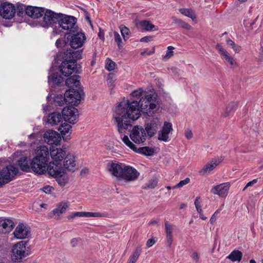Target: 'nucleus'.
<instances>
[{
  "label": "nucleus",
  "instance_id": "obj_45",
  "mask_svg": "<svg viewBox=\"0 0 263 263\" xmlns=\"http://www.w3.org/2000/svg\"><path fill=\"white\" fill-rule=\"evenodd\" d=\"M120 30L124 41L128 39V35L130 33L129 29L124 26H120Z\"/></svg>",
  "mask_w": 263,
  "mask_h": 263
},
{
  "label": "nucleus",
  "instance_id": "obj_43",
  "mask_svg": "<svg viewBox=\"0 0 263 263\" xmlns=\"http://www.w3.org/2000/svg\"><path fill=\"white\" fill-rule=\"evenodd\" d=\"M226 42H227V45L230 46V47H231V48L234 50V51L236 53H238L241 50V46L236 45L235 44V43L231 39L227 40Z\"/></svg>",
  "mask_w": 263,
  "mask_h": 263
},
{
  "label": "nucleus",
  "instance_id": "obj_37",
  "mask_svg": "<svg viewBox=\"0 0 263 263\" xmlns=\"http://www.w3.org/2000/svg\"><path fill=\"white\" fill-rule=\"evenodd\" d=\"M139 25L142 30L146 31H151L153 28H155V26L152 24L150 21L146 20L141 21Z\"/></svg>",
  "mask_w": 263,
  "mask_h": 263
},
{
  "label": "nucleus",
  "instance_id": "obj_2",
  "mask_svg": "<svg viewBox=\"0 0 263 263\" xmlns=\"http://www.w3.org/2000/svg\"><path fill=\"white\" fill-rule=\"evenodd\" d=\"M27 241H21L13 245L11 251V259L14 262H21L28 254L26 249Z\"/></svg>",
  "mask_w": 263,
  "mask_h": 263
},
{
  "label": "nucleus",
  "instance_id": "obj_41",
  "mask_svg": "<svg viewBox=\"0 0 263 263\" xmlns=\"http://www.w3.org/2000/svg\"><path fill=\"white\" fill-rule=\"evenodd\" d=\"M71 128V126L69 124L66 123H64L59 127L58 130L60 132L61 135L63 136V137H64L69 133Z\"/></svg>",
  "mask_w": 263,
  "mask_h": 263
},
{
  "label": "nucleus",
  "instance_id": "obj_55",
  "mask_svg": "<svg viewBox=\"0 0 263 263\" xmlns=\"http://www.w3.org/2000/svg\"><path fill=\"white\" fill-rule=\"evenodd\" d=\"M58 179V182L59 184L62 186H65L66 184L67 183L68 181V178L67 177H60Z\"/></svg>",
  "mask_w": 263,
  "mask_h": 263
},
{
  "label": "nucleus",
  "instance_id": "obj_25",
  "mask_svg": "<svg viewBox=\"0 0 263 263\" xmlns=\"http://www.w3.org/2000/svg\"><path fill=\"white\" fill-rule=\"evenodd\" d=\"M229 183H221L219 185L214 186L211 189V192L214 194H216L221 197L227 196L230 188Z\"/></svg>",
  "mask_w": 263,
  "mask_h": 263
},
{
  "label": "nucleus",
  "instance_id": "obj_54",
  "mask_svg": "<svg viewBox=\"0 0 263 263\" xmlns=\"http://www.w3.org/2000/svg\"><path fill=\"white\" fill-rule=\"evenodd\" d=\"M174 48L173 46H168L167 47V51L166 53L164 59L165 60H167L173 55V50Z\"/></svg>",
  "mask_w": 263,
  "mask_h": 263
},
{
  "label": "nucleus",
  "instance_id": "obj_60",
  "mask_svg": "<svg viewBox=\"0 0 263 263\" xmlns=\"http://www.w3.org/2000/svg\"><path fill=\"white\" fill-rule=\"evenodd\" d=\"M153 37L152 36H147L143 37L140 39L141 42H148L152 40Z\"/></svg>",
  "mask_w": 263,
  "mask_h": 263
},
{
  "label": "nucleus",
  "instance_id": "obj_13",
  "mask_svg": "<svg viewBox=\"0 0 263 263\" xmlns=\"http://www.w3.org/2000/svg\"><path fill=\"white\" fill-rule=\"evenodd\" d=\"M15 12L16 9L13 4L5 2L0 5V15L4 18L11 19L14 16Z\"/></svg>",
  "mask_w": 263,
  "mask_h": 263
},
{
  "label": "nucleus",
  "instance_id": "obj_14",
  "mask_svg": "<svg viewBox=\"0 0 263 263\" xmlns=\"http://www.w3.org/2000/svg\"><path fill=\"white\" fill-rule=\"evenodd\" d=\"M48 174L54 178L62 177L65 173L64 168L59 162H50L47 165Z\"/></svg>",
  "mask_w": 263,
  "mask_h": 263
},
{
  "label": "nucleus",
  "instance_id": "obj_24",
  "mask_svg": "<svg viewBox=\"0 0 263 263\" xmlns=\"http://www.w3.org/2000/svg\"><path fill=\"white\" fill-rule=\"evenodd\" d=\"M30 233L29 228L23 223H20L16 227L13 234L14 236L19 239H25L28 237Z\"/></svg>",
  "mask_w": 263,
  "mask_h": 263
},
{
  "label": "nucleus",
  "instance_id": "obj_53",
  "mask_svg": "<svg viewBox=\"0 0 263 263\" xmlns=\"http://www.w3.org/2000/svg\"><path fill=\"white\" fill-rule=\"evenodd\" d=\"M200 197H197L196 198L195 201L194 202L196 210L197 211L199 214H201V213H202V210L201 209L200 202L199 201V200H200Z\"/></svg>",
  "mask_w": 263,
  "mask_h": 263
},
{
  "label": "nucleus",
  "instance_id": "obj_61",
  "mask_svg": "<svg viewBox=\"0 0 263 263\" xmlns=\"http://www.w3.org/2000/svg\"><path fill=\"white\" fill-rule=\"evenodd\" d=\"M155 243V241L153 239H152V238L149 239L147 241L146 246L148 248H149V247H152L153 245H154Z\"/></svg>",
  "mask_w": 263,
  "mask_h": 263
},
{
  "label": "nucleus",
  "instance_id": "obj_62",
  "mask_svg": "<svg viewBox=\"0 0 263 263\" xmlns=\"http://www.w3.org/2000/svg\"><path fill=\"white\" fill-rule=\"evenodd\" d=\"M63 44H64V43L63 42V41L61 39L57 40L55 42V45L57 47H60V48L62 47Z\"/></svg>",
  "mask_w": 263,
  "mask_h": 263
},
{
  "label": "nucleus",
  "instance_id": "obj_15",
  "mask_svg": "<svg viewBox=\"0 0 263 263\" xmlns=\"http://www.w3.org/2000/svg\"><path fill=\"white\" fill-rule=\"evenodd\" d=\"M140 173L133 167L129 165L125 166L122 180L125 182H129L136 180Z\"/></svg>",
  "mask_w": 263,
  "mask_h": 263
},
{
  "label": "nucleus",
  "instance_id": "obj_8",
  "mask_svg": "<svg viewBox=\"0 0 263 263\" xmlns=\"http://www.w3.org/2000/svg\"><path fill=\"white\" fill-rule=\"evenodd\" d=\"M63 58V61L59 66V69L63 76L68 77L75 71L77 64L72 61L73 60L65 57L64 55Z\"/></svg>",
  "mask_w": 263,
  "mask_h": 263
},
{
  "label": "nucleus",
  "instance_id": "obj_6",
  "mask_svg": "<svg viewBox=\"0 0 263 263\" xmlns=\"http://www.w3.org/2000/svg\"><path fill=\"white\" fill-rule=\"evenodd\" d=\"M67 40L69 43V45L73 49H77L81 47L85 41L86 37L84 33L81 32H77L76 33L73 31L72 33L68 34Z\"/></svg>",
  "mask_w": 263,
  "mask_h": 263
},
{
  "label": "nucleus",
  "instance_id": "obj_21",
  "mask_svg": "<svg viewBox=\"0 0 263 263\" xmlns=\"http://www.w3.org/2000/svg\"><path fill=\"white\" fill-rule=\"evenodd\" d=\"M222 161L223 159L221 157L211 160L203 167V168L199 172V173L200 175L202 176L209 173L216 166H217Z\"/></svg>",
  "mask_w": 263,
  "mask_h": 263
},
{
  "label": "nucleus",
  "instance_id": "obj_44",
  "mask_svg": "<svg viewBox=\"0 0 263 263\" xmlns=\"http://www.w3.org/2000/svg\"><path fill=\"white\" fill-rule=\"evenodd\" d=\"M114 39L115 42L117 44L118 48L121 49L123 47V43L120 34L116 31L114 32Z\"/></svg>",
  "mask_w": 263,
  "mask_h": 263
},
{
  "label": "nucleus",
  "instance_id": "obj_52",
  "mask_svg": "<svg viewBox=\"0 0 263 263\" xmlns=\"http://www.w3.org/2000/svg\"><path fill=\"white\" fill-rule=\"evenodd\" d=\"M85 215L86 217H101L103 216V214L99 212H85Z\"/></svg>",
  "mask_w": 263,
  "mask_h": 263
},
{
  "label": "nucleus",
  "instance_id": "obj_59",
  "mask_svg": "<svg viewBox=\"0 0 263 263\" xmlns=\"http://www.w3.org/2000/svg\"><path fill=\"white\" fill-rule=\"evenodd\" d=\"M53 189V188L49 186V185H47V186H46L45 187H44L43 189H42V191L45 192V193H49L51 192V190Z\"/></svg>",
  "mask_w": 263,
  "mask_h": 263
},
{
  "label": "nucleus",
  "instance_id": "obj_12",
  "mask_svg": "<svg viewBox=\"0 0 263 263\" xmlns=\"http://www.w3.org/2000/svg\"><path fill=\"white\" fill-rule=\"evenodd\" d=\"M44 16L42 21L40 22L41 25L45 28L52 26L56 23L60 18V15L48 10L43 13Z\"/></svg>",
  "mask_w": 263,
  "mask_h": 263
},
{
  "label": "nucleus",
  "instance_id": "obj_7",
  "mask_svg": "<svg viewBox=\"0 0 263 263\" xmlns=\"http://www.w3.org/2000/svg\"><path fill=\"white\" fill-rule=\"evenodd\" d=\"M83 91H78L74 89H70L66 91L64 94V100L68 104L78 105L81 101Z\"/></svg>",
  "mask_w": 263,
  "mask_h": 263
},
{
  "label": "nucleus",
  "instance_id": "obj_50",
  "mask_svg": "<svg viewBox=\"0 0 263 263\" xmlns=\"http://www.w3.org/2000/svg\"><path fill=\"white\" fill-rule=\"evenodd\" d=\"M85 212H73L68 215V218L69 219H73L76 217H85Z\"/></svg>",
  "mask_w": 263,
  "mask_h": 263
},
{
  "label": "nucleus",
  "instance_id": "obj_1",
  "mask_svg": "<svg viewBox=\"0 0 263 263\" xmlns=\"http://www.w3.org/2000/svg\"><path fill=\"white\" fill-rule=\"evenodd\" d=\"M154 94L146 93L139 102L128 100L121 102L116 108L114 115L115 124L118 132L122 134L124 130H127L132 126V121L137 120L141 116V112L150 116L158 109V106L154 103Z\"/></svg>",
  "mask_w": 263,
  "mask_h": 263
},
{
  "label": "nucleus",
  "instance_id": "obj_4",
  "mask_svg": "<svg viewBox=\"0 0 263 263\" xmlns=\"http://www.w3.org/2000/svg\"><path fill=\"white\" fill-rule=\"evenodd\" d=\"M122 141L126 145L136 153L146 156H152L154 155L155 150L154 148L148 146H144L138 148L129 139L127 136L125 135Z\"/></svg>",
  "mask_w": 263,
  "mask_h": 263
},
{
  "label": "nucleus",
  "instance_id": "obj_48",
  "mask_svg": "<svg viewBox=\"0 0 263 263\" xmlns=\"http://www.w3.org/2000/svg\"><path fill=\"white\" fill-rule=\"evenodd\" d=\"M172 130H173L172 124L169 122H165L161 131L169 134Z\"/></svg>",
  "mask_w": 263,
  "mask_h": 263
},
{
  "label": "nucleus",
  "instance_id": "obj_30",
  "mask_svg": "<svg viewBox=\"0 0 263 263\" xmlns=\"http://www.w3.org/2000/svg\"><path fill=\"white\" fill-rule=\"evenodd\" d=\"M216 49L224 57L225 60L231 65H236V62L234 58L225 50L221 45L218 44L215 46Z\"/></svg>",
  "mask_w": 263,
  "mask_h": 263
},
{
  "label": "nucleus",
  "instance_id": "obj_57",
  "mask_svg": "<svg viewBox=\"0 0 263 263\" xmlns=\"http://www.w3.org/2000/svg\"><path fill=\"white\" fill-rule=\"evenodd\" d=\"M220 210H217L214 213V214L212 215V216L211 217V218L210 219L211 223H213L215 221L216 217H217L218 214L220 213Z\"/></svg>",
  "mask_w": 263,
  "mask_h": 263
},
{
  "label": "nucleus",
  "instance_id": "obj_28",
  "mask_svg": "<svg viewBox=\"0 0 263 263\" xmlns=\"http://www.w3.org/2000/svg\"><path fill=\"white\" fill-rule=\"evenodd\" d=\"M63 118L60 113L58 112H54L49 114L46 120L47 123L51 126L58 125L60 122H62Z\"/></svg>",
  "mask_w": 263,
  "mask_h": 263
},
{
  "label": "nucleus",
  "instance_id": "obj_18",
  "mask_svg": "<svg viewBox=\"0 0 263 263\" xmlns=\"http://www.w3.org/2000/svg\"><path fill=\"white\" fill-rule=\"evenodd\" d=\"M44 141L48 144H58L61 140L60 135L55 131L49 130L44 134Z\"/></svg>",
  "mask_w": 263,
  "mask_h": 263
},
{
  "label": "nucleus",
  "instance_id": "obj_39",
  "mask_svg": "<svg viewBox=\"0 0 263 263\" xmlns=\"http://www.w3.org/2000/svg\"><path fill=\"white\" fill-rule=\"evenodd\" d=\"M172 19L174 22V23L178 25L180 27L187 30L192 29V27L189 24L182 21V20L178 19L174 16L172 17Z\"/></svg>",
  "mask_w": 263,
  "mask_h": 263
},
{
  "label": "nucleus",
  "instance_id": "obj_9",
  "mask_svg": "<svg viewBox=\"0 0 263 263\" xmlns=\"http://www.w3.org/2000/svg\"><path fill=\"white\" fill-rule=\"evenodd\" d=\"M125 165L116 161H112L108 164L107 168L112 177L117 180L121 181Z\"/></svg>",
  "mask_w": 263,
  "mask_h": 263
},
{
  "label": "nucleus",
  "instance_id": "obj_33",
  "mask_svg": "<svg viewBox=\"0 0 263 263\" xmlns=\"http://www.w3.org/2000/svg\"><path fill=\"white\" fill-rule=\"evenodd\" d=\"M79 78V76L74 75L67 79L66 85L69 87H78L80 85V82L78 80Z\"/></svg>",
  "mask_w": 263,
  "mask_h": 263
},
{
  "label": "nucleus",
  "instance_id": "obj_42",
  "mask_svg": "<svg viewBox=\"0 0 263 263\" xmlns=\"http://www.w3.org/2000/svg\"><path fill=\"white\" fill-rule=\"evenodd\" d=\"M237 106V102H231L230 103H229L227 107H226L224 116L227 117L229 114H230L231 112H233L235 110Z\"/></svg>",
  "mask_w": 263,
  "mask_h": 263
},
{
  "label": "nucleus",
  "instance_id": "obj_38",
  "mask_svg": "<svg viewBox=\"0 0 263 263\" xmlns=\"http://www.w3.org/2000/svg\"><path fill=\"white\" fill-rule=\"evenodd\" d=\"M242 253L238 250L233 251L227 258L231 259L232 261H240L242 258Z\"/></svg>",
  "mask_w": 263,
  "mask_h": 263
},
{
  "label": "nucleus",
  "instance_id": "obj_3",
  "mask_svg": "<svg viewBox=\"0 0 263 263\" xmlns=\"http://www.w3.org/2000/svg\"><path fill=\"white\" fill-rule=\"evenodd\" d=\"M18 172V169L12 165L3 168L0 171V187L13 180Z\"/></svg>",
  "mask_w": 263,
  "mask_h": 263
},
{
  "label": "nucleus",
  "instance_id": "obj_34",
  "mask_svg": "<svg viewBox=\"0 0 263 263\" xmlns=\"http://www.w3.org/2000/svg\"><path fill=\"white\" fill-rule=\"evenodd\" d=\"M179 11L183 15L191 18L193 21L196 18V14L192 9L180 8Z\"/></svg>",
  "mask_w": 263,
  "mask_h": 263
},
{
  "label": "nucleus",
  "instance_id": "obj_58",
  "mask_svg": "<svg viewBox=\"0 0 263 263\" xmlns=\"http://www.w3.org/2000/svg\"><path fill=\"white\" fill-rule=\"evenodd\" d=\"M185 136L187 139H191L193 137V133L190 129H187L185 132Z\"/></svg>",
  "mask_w": 263,
  "mask_h": 263
},
{
  "label": "nucleus",
  "instance_id": "obj_32",
  "mask_svg": "<svg viewBox=\"0 0 263 263\" xmlns=\"http://www.w3.org/2000/svg\"><path fill=\"white\" fill-rule=\"evenodd\" d=\"M82 52L81 50L76 51H71V50H69L65 52L64 55L67 58L73 60L72 61L76 62V64H77V60L82 58Z\"/></svg>",
  "mask_w": 263,
  "mask_h": 263
},
{
  "label": "nucleus",
  "instance_id": "obj_23",
  "mask_svg": "<svg viewBox=\"0 0 263 263\" xmlns=\"http://www.w3.org/2000/svg\"><path fill=\"white\" fill-rule=\"evenodd\" d=\"M68 206L69 205L67 202H62L58 203L57 208L49 213V217L57 219H59L60 216L66 211Z\"/></svg>",
  "mask_w": 263,
  "mask_h": 263
},
{
  "label": "nucleus",
  "instance_id": "obj_19",
  "mask_svg": "<svg viewBox=\"0 0 263 263\" xmlns=\"http://www.w3.org/2000/svg\"><path fill=\"white\" fill-rule=\"evenodd\" d=\"M63 166L64 172L66 170L74 172L77 169L75 156L71 154L66 155L64 159Z\"/></svg>",
  "mask_w": 263,
  "mask_h": 263
},
{
  "label": "nucleus",
  "instance_id": "obj_31",
  "mask_svg": "<svg viewBox=\"0 0 263 263\" xmlns=\"http://www.w3.org/2000/svg\"><path fill=\"white\" fill-rule=\"evenodd\" d=\"M165 230L166 237L167 239V243L168 244V246L169 247H171L173 241V225L169 223V222L167 221H165Z\"/></svg>",
  "mask_w": 263,
  "mask_h": 263
},
{
  "label": "nucleus",
  "instance_id": "obj_11",
  "mask_svg": "<svg viewBox=\"0 0 263 263\" xmlns=\"http://www.w3.org/2000/svg\"><path fill=\"white\" fill-rule=\"evenodd\" d=\"M62 116L65 121L75 124L78 120L79 112L74 107H64L62 110Z\"/></svg>",
  "mask_w": 263,
  "mask_h": 263
},
{
  "label": "nucleus",
  "instance_id": "obj_35",
  "mask_svg": "<svg viewBox=\"0 0 263 263\" xmlns=\"http://www.w3.org/2000/svg\"><path fill=\"white\" fill-rule=\"evenodd\" d=\"M62 80V77L58 73H54L48 77L49 83H52L53 84H59Z\"/></svg>",
  "mask_w": 263,
  "mask_h": 263
},
{
  "label": "nucleus",
  "instance_id": "obj_26",
  "mask_svg": "<svg viewBox=\"0 0 263 263\" xmlns=\"http://www.w3.org/2000/svg\"><path fill=\"white\" fill-rule=\"evenodd\" d=\"M26 14L29 17L37 18L43 15L44 9L42 7L27 6L25 9Z\"/></svg>",
  "mask_w": 263,
  "mask_h": 263
},
{
  "label": "nucleus",
  "instance_id": "obj_29",
  "mask_svg": "<svg viewBox=\"0 0 263 263\" xmlns=\"http://www.w3.org/2000/svg\"><path fill=\"white\" fill-rule=\"evenodd\" d=\"M14 226V222L10 219L0 220V231L4 234L10 232Z\"/></svg>",
  "mask_w": 263,
  "mask_h": 263
},
{
  "label": "nucleus",
  "instance_id": "obj_36",
  "mask_svg": "<svg viewBox=\"0 0 263 263\" xmlns=\"http://www.w3.org/2000/svg\"><path fill=\"white\" fill-rule=\"evenodd\" d=\"M142 252L141 247H137L133 253V254L129 257V261L128 263H136L140 256Z\"/></svg>",
  "mask_w": 263,
  "mask_h": 263
},
{
  "label": "nucleus",
  "instance_id": "obj_17",
  "mask_svg": "<svg viewBox=\"0 0 263 263\" xmlns=\"http://www.w3.org/2000/svg\"><path fill=\"white\" fill-rule=\"evenodd\" d=\"M50 152L49 151L48 148L45 145H42L38 147L36 149V156L34 157V160L37 162L41 161H43L47 163H49V157H50Z\"/></svg>",
  "mask_w": 263,
  "mask_h": 263
},
{
  "label": "nucleus",
  "instance_id": "obj_16",
  "mask_svg": "<svg viewBox=\"0 0 263 263\" xmlns=\"http://www.w3.org/2000/svg\"><path fill=\"white\" fill-rule=\"evenodd\" d=\"M15 158H18L16 161L20 169L23 171L28 172L31 168V161L28 159L26 156H24L22 152H16L13 155Z\"/></svg>",
  "mask_w": 263,
  "mask_h": 263
},
{
  "label": "nucleus",
  "instance_id": "obj_63",
  "mask_svg": "<svg viewBox=\"0 0 263 263\" xmlns=\"http://www.w3.org/2000/svg\"><path fill=\"white\" fill-rule=\"evenodd\" d=\"M192 257L195 261H198L199 260V255L197 252H194L192 255Z\"/></svg>",
  "mask_w": 263,
  "mask_h": 263
},
{
  "label": "nucleus",
  "instance_id": "obj_40",
  "mask_svg": "<svg viewBox=\"0 0 263 263\" xmlns=\"http://www.w3.org/2000/svg\"><path fill=\"white\" fill-rule=\"evenodd\" d=\"M158 179L153 178L150 179L147 183L143 186L142 189L144 190L153 189L156 187L158 184Z\"/></svg>",
  "mask_w": 263,
  "mask_h": 263
},
{
  "label": "nucleus",
  "instance_id": "obj_27",
  "mask_svg": "<svg viewBox=\"0 0 263 263\" xmlns=\"http://www.w3.org/2000/svg\"><path fill=\"white\" fill-rule=\"evenodd\" d=\"M50 155L53 160L52 162H59L65 158L66 155V151L62 148H53L50 150Z\"/></svg>",
  "mask_w": 263,
  "mask_h": 263
},
{
  "label": "nucleus",
  "instance_id": "obj_20",
  "mask_svg": "<svg viewBox=\"0 0 263 263\" xmlns=\"http://www.w3.org/2000/svg\"><path fill=\"white\" fill-rule=\"evenodd\" d=\"M76 18L72 16H66L61 19L59 18L58 24L64 30H71L76 25Z\"/></svg>",
  "mask_w": 263,
  "mask_h": 263
},
{
  "label": "nucleus",
  "instance_id": "obj_22",
  "mask_svg": "<svg viewBox=\"0 0 263 263\" xmlns=\"http://www.w3.org/2000/svg\"><path fill=\"white\" fill-rule=\"evenodd\" d=\"M38 161V159H37ZM34 157L32 159L30 162V166L32 170L36 174H42L45 173L48 169L47 165L48 163L41 161L35 162Z\"/></svg>",
  "mask_w": 263,
  "mask_h": 263
},
{
  "label": "nucleus",
  "instance_id": "obj_10",
  "mask_svg": "<svg viewBox=\"0 0 263 263\" xmlns=\"http://www.w3.org/2000/svg\"><path fill=\"white\" fill-rule=\"evenodd\" d=\"M160 125L161 123L158 118H154L144 123V130L148 139L156 135Z\"/></svg>",
  "mask_w": 263,
  "mask_h": 263
},
{
  "label": "nucleus",
  "instance_id": "obj_46",
  "mask_svg": "<svg viewBox=\"0 0 263 263\" xmlns=\"http://www.w3.org/2000/svg\"><path fill=\"white\" fill-rule=\"evenodd\" d=\"M116 66L117 65L115 62L109 58L107 59L105 67L108 71L114 70L116 68Z\"/></svg>",
  "mask_w": 263,
  "mask_h": 263
},
{
  "label": "nucleus",
  "instance_id": "obj_49",
  "mask_svg": "<svg viewBox=\"0 0 263 263\" xmlns=\"http://www.w3.org/2000/svg\"><path fill=\"white\" fill-rule=\"evenodd\" d=\"M169 136L168 134L161 131H160L158 134V139L160 141L167 142L168 141Z\"/></svg>",
  "mask_w": 263,
  "mask_h": 263
},
{
  "label": "nucleus",
  "instance_id": "obj_5",
  "mask_svg": "<svg viewBox=\"0 0 263 263\" xmlns=\"http://www.w3.org/2000/svg\"><path fill=\"white\" fill-rule=\"evenodd\" d=\"M144 128L141 126H135L132 129L129 136L131 140L137 144H143L147 137Z\"/></svg>",
  "mask_w": 263,
  "mask_h": 263
},
{
  "label": "nucleus",
  "instance_id": "obj_51",
  "mask_svg": "<svg viewBox=\"0 0 263 263\" xmlns=\"http://www.w3.org/2000/svg\"><path fill=\"white\" fill-rule=\"evenodd\" d=\"M190 178H186L185 179L183 180H181L178 184H177L176 185H174L173 186V189H175L176 188H180L182 187L183 185H186L188 184L190 182Z\"/></svg>",
  "mask_w": 263,
  "mask_h": 263
},
{
  "label": "nucleus",
  "instance_id": "obj_56",
  "mask_svg": "<svg viewBox=\"0 0 263 263\" xmlns=\"http://www.w3.org/2000/svg\"><path fill=\"white\" fill-rule=\"evenodd\" d=\"M142 92L141 90L139 89V90H137L134 91L132 92V95L133 97H138V96H140V97L141 96V97H142L143 95H144V94L142 93Z\"/></svg>",
  "mask_w": 263,
  "mask_h": 263
},
{
  "label": "nucleus",
  "instance_id": "obj_47",
  "mask_svg": "<svg viewBox=\"0 0 263 263\" xmlns=\"http://www.w3.org/2000/svg\"><path fill=\"white\" fill-rule=\"evenodd\" d=\"M70 243L72 248H75L82 245V240L80 237L73 238L70 240Z\"/></svg>",
  "mask_w": 263,
  "mask_h": 263
},
{
  "label": "nucleus",
  "instance_id": "obj_64",
  "mask_svg": "<svg viewBox=\"0 0 263 263\" xmlns=\"http://www.w3.org/2000/svg\"><path fill=\"white\" fill-rule=\"evenodd\" d=\"M257 179H255L253 180L252 181L249 182L247 184V186H252V185H253L254 184H255V183H257Z\"/></svg>",
  "mask_w": 263,
  "mask_h": 263
}]
</instances>
